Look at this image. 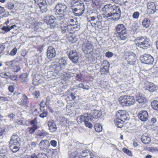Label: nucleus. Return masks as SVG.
<instances>
[{
	"instance_id": "obj_1",
	"label": "nucleus",
	"mask_w": 158,
	"mask_h": 158,
	"mask_svg": "<svg viewBox=\"0 0 158 158\" xmlns=\"http://www.w3.org/2000/svg\"><path fill=\"white\" fill-rule=\"evenodd\" d=\"M54 10L55 14L59 15L57 17L60 20L63 19L65 16L69 14V11L66 6L60 3L56 5Z\"/></svg>"
},
{
	"instance_id": "obj_2",
	"label": "nucleus",
	"mask_w": 158,
	"mask_h": 158,
	"mask_svg": "<svg viewBox=\"0 0 158 158\" xmlns=\"http://www.w3.org/2000/svg\"><path fill=\"white\" fill-rule=\"evenodd\" d=\"M116 36L121 40H124L127 38L126 28L123 24H119L116 27Z\"/></svg>"
},
{
	"instance_id": "obj_3",
	"label": "nucleus",
	"mask_w": 158,
	"mask_h": 158,
	"mask_svg": "<svg viewBox=\"0 0 158 158\" xmlns=\"http://www.w3.org/2000/svg\"><path fill=\"white\" fill-rule=\"evenodd\" d=\"M119 101L121 105L123 106H131L135 102V100L133 96H123L120 97Z\"/></svg>"
},
{
	"instance_id": "obj_4",
	"label": "nucleus",
	"mask_w": 158,
	"mask_h": 158,
	"mask_svg": "<svg viewBox=\"0 0 158 158\" xmlns=\"http://www.w3.org/2000/svg\"><path fill=\"white\" fill-rule=\"evenodd\" d=\"M117 6H113L111 4H109L105 5L102 9V11L104 14H102L103 18L106 19H110V14Z\"/></svg>"
},
{
	"instance_id": "obj_5",
	"label": "nucleus",
	"mask_w": 158,
	"mask_h": 158,
	"mask_svg": "<svg viewBox=\"0 0 158 158\" xmlns=\"http://www.w3.org/2000/svg\"><path fill=\"white\" fill-rule=\"evenodd\" d=\"M77 27V26L75 24H70L68 25H63L61 26V32L63 34L68 32L70 33H72Z\"/></svg>"
},
{
	"instance_id": "obj_6",
	"label": "nucleus",
	"mask_w": 158,
	"mask_h": 158,
	"mask_svg": "<svg viewBox=\"0 0 158 158\" xmlns=\"http://www.w3.org/2000/svg\"><path fill=\"white\" fill-rule=\"evenodd\" d=\"M35 4L38 5L42 13H46L48 10V5L46 0H34Z\"/></svg>"
},
{
	"instance_id": "obj_7",
	"label": "nucleus",
	"mask_w": 158,
	"mask_h": 158,
	"mask_svg": "<svg viewBox=\"0 0 158 158\" xmlns=\"http://www.w3.org/2000/svg\"><path fill=\"white\" fill-rule=\"evenodd\" d=\"M121 11L120 7L118 6L114 9L113 11L110 14V19L111 18L113 20H117L121 16Z\"/></svg>"
},
{
	"instance_id": "obj_8",
	"label": "nucleus",
	"mask_w": 158,
	"mask_h": 158,
	"mask_svg": "<svg viewBox=\"0 0 158 158\" xmlns=\"http://www.w3.org/2000/svg\"><path fill=\"white\" fill-rule=\"evenodd\" d=\"M94 156L90 152L85 150L81 153L80 156H73L72 154L70 155L69 158H94Z\"/></svg>"
},
{
	"instance_id": "obj_9",
	"label": "nucleus",
	"mask_w": 158,
	"mask_h": 158,
	"mask_svg": "<svg viewBox=\"0 0 158 158\" xmlns=\"http://www.w3.org/2000/svg\"><path fill=\"white\" fill-rule=\"evenodd\" d=\"M93 45L88 40H85L82 45V50L85 53L88 54L92 50Z\"/></svg>"
},
{
	"instance_id": "obj_10",
	"label": "nucleus",
	"mask_w": 158,
	"mask_h": 158,
	"mask_svg": "<svg viewBox=\"0 0 158 158\" xmlns=\"http://www.w3.org/2000/svg\"><path fill=\"white\" fill-rule=\"evenodd\" d=\"M142 62L147 64H152L154 61L153 57L150 55L145 54L140 57Z\"/></svg>"
},
{
	"instance_id": "obj_11",
	"label": "nucleus",
	"mask_w": 158,
	"mask_h": 158,
	"mask_svg": "<svg viewBox=\"0 0 158 158\" xmlns=\"http://www.w3.org/2000/svg\"><path fill=\"white\" fill-rule=\"evenodd\" d=\"M116 116L117 118L120 119L123 121L129 118V115L123 110H118L116 113Z\"/></svg>"
},
{
	"instance_id": "obj_12",
	"label": "nucleus",
	"mask_w": 158,
	"mask_h": 158,
	"mask_svg": "<svg viewBox=\"0 0 158 158\" xmlns=\"http://www.w3.org/2000/svg\"><path fill=\"white\" fill-rule=\"evenodd\" d=\"M85 10L84 5L83 3L80 4L77 8L73 9L74 15L77 16H80L84 13Z\"/></svg>"
},
{
	"instance_id": "obj_13",
	"label": "nucleus",
	"mask_w": 158,
	"mask_h": 158,
	"mask_svg": "<svg viewBox=\"0 0 158 158\" xmlns=\"http://www.w3.org/2000/svg\"><path fill=\"white\" fill-rule=\"evenodd\" d=\"M69 57L74 63L78 62L79 57L77 53L75 51H71L69 54Z\"/></svg>"
},
{
	"instance_id": "obj_14",
	"label": "nucleus",
	"mask_w": 158,
	"mask_h": 158,
	"mask_svg": "<svg viewBox=\"0 0 158 158\" xmlns=\"http://www.w3.org/2000/svg\"><path fill=\"white\" fill-rule=\"evenodd\" d=\"M138 116L139 118L142 121H146L148 117V114L146 110H142L139 112Z\"/></svg>"
},
{
	"instance_id": "obj_15",
	"label": "nucleus",
	"mask_w": 158,
	"mask_h": 158,
	"mask_svg": "<svg viewBox=\"0 0 158 158\" xmlns=\"http://www.w3.org/2000/svg\"><path fill=\"white\" fill-rule=\"evenodd\" d=\"M56 55V53L55 49L51 46L48 47L47 52V56L48 58L50 59L54 57Z\"/></svg>"
},
{
	"instance_id": "obj_16",
	"label": "nucleus",
	"mask_w": 158,
	"mask_h": 158,
	"mask_svg": "<svg viewBox=\"0 0 158 158\" xmlns=\"http://www.w3.org/2000/svg\"><path fill=\"white\" fill-rule=\"evenodd\" d=\"M20 138L17 135H13L11 138L10 144L19 145L20 142Z\"/></svg>"
},
{
	"instance_id": "obj_17",
	"label": "nucleus",
	"mask_w": 158,
	"mask_h": 158,
	"mask_svg": "<svg viewBox=\"0 0 158 158\" xmlns=\"http://www.w3.org/2000/svg\"><path fill=\"white\" fill-rule=\"evenodd\" d=\"M126 59L127 60L129 64H134L136 61V55L134 53H131L127 55Z\"/></svg>"
},
{
	"instance_id": "obj_18",
	"label": "nucleus",
	"mask_w": 158,
	"mask_h": 158,
	"mask_svg": "<svg viewBox=\"0 0 158 158\" xmlns=\"http://www.w3.org/2000/svg\"><path fill=\"white\" fill-rule=\"evenodd\" d=\"M50 69L54 73L58 74L60 71V68L58 64H52L49 67Z\"/></svg>"
},
{
	"instance_id": "obj_19",
	"label": "nucleus",
	"mask_w": 158,
	"mask_h": 158,
	"mask_svg": "<svg viewBox=\"0 0 158 158\" xmlns=\"http://www.w3.org/2000/svg\"><path fill=\"white\" fill-rule=\"evenodd\" d=\"M148 11L150 13H154L156 11L155 4L153 2H149L147 4Z\"/></svg>"
},
{
	"instance_id": "obj_20",
	"label": "nucleus",
	"mask_w": 158,
	"mask_h": 158,
	"mask_svg": "<svg viewBox=\"0 0 158 158\" xmlns=\"http://www.w3.org/2000/svg\"><path fill=\"white\" fill-rule=\"evenodd\" d=\"M55 19V17L53 15H48L44 16V21L48 25Z\"/></svg>"
},
{
	"instance_id": "obj_21",
	"label": "nucleus",
	"mask_w": 158,
	"mask_h": 158,
	"mask_svg": "<svg viewBox=\"0 0 158 158\" xmlns=\"http://www.w3.org/2000/svg\"><path fill=\"white\" fill-rule=\"evenodd\" d=\"M48 124L49 127V129L50 131L53 132L56 131V126L53 121H48Z\"/></svg>"
},
{
	"instance_id": "obj_22",
	"label": "nucleus",
	"mask_w": 158,
	"mask_h": 158,
	"mask_svg": "<svg viewBox=\"0 0 158 158\" xmlns=\"http://www.w3.org/2000/svg\"><path fill=\"white\" fill-rule=\"evenodd\" d=\"M49 141L46 139L42 140L39 143V146L42 149H47L49 146Z\"/></svg>"
},
{
	"instance_id": "obj_23",
	"label": "nucleus",
	"mask_w": 158,
	"mask_h": 158,
	"mask_svg": "<svg viewBox=\"0 0 158 158\" xmlns=\"http://www.w3.org/2000/svg\"><path fill=\"white\" fill-rule=\"evenodd\" d=\"M146 37L141 36L137 37L135 40V44L138 46L140 47L141 44L143 43L146 38Z\"/></svg>"
},
{
	"instance_id": "obj_24",
	"label": "nucleus",
	"mask_w": 158,
	"mask_h": 158,
	"mask_svg": "<svg viewBox=\"0 0 158 158\" xmlns=\"http://www.w3.org/2000/svg\"><path fill=\"white\" fill-rule=\"evenodd\" d=\"M141 140L143 143L145 144H148L151 142V138L146 133H145L141 136Z\"/></svg>"
},
{
	"instance_id": "obj_25",
	"label": "nucleus",
	"mask_w": 158,
	"mask_h": 158,
	"mask_svg": "<svg viewBox=\"0 0 158 158\" xmlns=\"http://www.w3.org/2000/svg\"><path fill=\"white\" fill-rule=\"evenodd\" d=\"M143 43L141 44V45L140 48L143 49H146L150 47V41L149 39L146 38Z\"/></svg>"
},
{
	"instance_id": "obj_26",
	"label": "nucleus",
	"mask_w": 158,
	"mask_h": 158,
	"mask_svg": "<svg viewBox=\"0 0 158 158\" xmlns=\"http://www.w3.org/2000/svg\"><path fill=\"white\" fill-rule=\"evenodd\" d=\"M58 64L60 65L59 67L61 70L64 69L67 63L66 60L62 58L59 59Z\"/></svg>"
},
{
	"instance_id": "obj_27",
	"label": "nucleus",
	"mask_w": 158,
	"mask_h": 158,
	"mask_svg": "<svg viewBox=\"0 0 158 158\" xmlns=\"http://www.w3.org/2000/svg\"><path fill=\"white\" fill-rule=\"evenodd\" d=\"M146 89L149 91L153 92L156 89V87L155 85L153 83L149 82L147 85Z\"/></svg>"
},
{
	"instance_id": "obj_28",
	"label": "nucleus",
	"mask_w": 158,
	"mask_h": 158,
	"mask_svg": "<svg viewBox=\"0 0 158 158\" xmlns=\"http://www.w3.org/2000/svg\"><path fill=\"white\" fill-rule=\"evenodd\" d=\"M114 122L116 126L119 128H121L123 126L124 121L119 118H117L114 120Z\"/></svg>"
},
{
	"instance_id": "obj_29",
	"label": "nucleus",
	"mask_w": 158,
	"mask_h": 158,
	"mask_svg": "<svg viewBox=\"0 0 158 158\" xmlns=\"http://www.w3.org/2000/svg\"><path fill=\"white\" fill-rule=\"evenodd\" d=\"M37 128V125H33L31 127L27 128L26 131L27 132H29L30 134H31L33 133Z\"/></svg>"
},
{
	"instance_id": "obj_30",
	"label": "nucleus",
	"mask_w": 158,
	"mask_h": 158,
	"mask_svg": "<svg viewBox=\"0 0 158 158\" xmlns=\"http://www.w3.org/2000/svg\"><path fill=\"white\" fill-rule=\"evenodd\" d=\"M92 26L95 28L100 29L102 27V23L101 21H97L95 23H91Z\"/></svg>"
},
{
	"instance_id": "obj_31",
	"label": "nucleus",
	"mask_w": 158,
	"mask_h": 158,
	"mask_svg": "<svg viewBox=\"0 0 158 158\" xmlns=\"http://www.w3.org/2000/svg\"><path fill=\"white\" fill-rule=\"evenodd\" d=\"M136 100L139 103H142L144 102H146L147 100L143 96H138L136 97Z\"/></svg>"
},
{
	"instance_id": "obj_32",
	"label": "nucleus",
	"mask_w": 158,
	"mask_h": 158,
	"mask_svg": "<svg viewBox=\"0 0 158 158\" xmlns=\"http://www.w3.org/2000/svg\"><path fill=\"white\" fill-rule=\"evenodd\" d=\"M150 24V21L149 19L147 18L144 19L142 23V24L143 26L146 28L148 27Z\"/></svg>"
},
{
	"instance_id": "obj_33",
	"label": "nucleus",
	"mask_w": 158,
	"mask_h": 158,
	"mask_svg": "<svg viewBox=\"0 0 158 158\" xmlns=\"http://www.w3.org/2000/svg\"><path fill=\"white\" fill-rule=\"evenodd\" d=\"M19 145H15V144H10V149L13 152H15L19 150Z\"/></svg>"
},
{
	"instance_id": "obj_34",
	"label": "nucleus",
	"mask_w": 158,
	"mask_h": 158,
	"mask_svg": "<svg viewBox=\"0 0 158 158\" xmlns=\"http://www.w3.org/2000/svg\"><path fill=\"white\" fill-rule=\"evenodd\" d=\"M86 2H89L91 1L93 4L95 5L96 6H99L101 4V0H84Z\"/></svg>"
},
{
	"instance_id": "obj_35",
	"label": "nucleus",
	"mask_w": 158,
	"mask_h": 158,
	"mask_svg": "<svg viewBox=\"0 0 158 158\" xmlns=\"http://www.w3.org/2000/svg\"><path fill=\"white\" fill-rule=\"evenodd\" d=\"M10 74H11V73L10 72H3L0 74V76L3 78L8 79L9 75Z\"/></svg>"
},
{
	"instance_id": "obj_36",
	"label": "nucleus",
	"mask_w": 158,
	"mask_h": 158,
	"mask_svg": "<svg viewBox=\"0 0 158 158\" xmlns=\"http://www.w3.org/2000/svg\"><path fill=\"white\" fill-rule=\"evenodd\" d=\"M94 128L95 131L98 132H100L102 131V127L98 123H96L94 125Z\"/></svg>"
},
{
	"instance_id": "obj_37",
	"label": "nucleus",
	"mask_w": 158,
	"mask_h": 158,
	"mask_svg": "<svg viewBox=\"0 0 158 158\" xmlns=\"http://www.w3.org/2000/svg\"><path fill=\"white\" fill-rule=\"evenodd\" d=\"M27 75L26 73H23L20 76L21 81L23 82H27Z\"/></svg>"
},
{
	"instance_id": "obj_38",
	"label": "nucleus",
	"mask_w": 158,
	"mask_h": 158,
	"mask_svg": "<svg viewBox=\"0 0 158 158\" xmlns=\"http://www.w3.org/2000/svg\"><path fill=\"white\" fill-rule=\"evenodd\" d=\"M68 39L69 41L72 43H74L77 41V39L75 37V35L73 34H71L68 37Z\"/></svg>"
},
{
	"instance_id": "obj_39",
	"label": "nucleus",
	"mask_w": 158,
	"mask_h": 158,
	"mask_svg": "<svg viewBox=\"0 0 158 158\" xmlns=\"http://www.w3.org/2000/svg\"><path fill=\"white\" fill-rule=\"evenodd\" d=\"M101 74H107L109 72V68L107 67H103L100 69Z\"/></svg>"
},
{
	"instance_id": "obj_40",
	"label": "nucleus",
	"mask_w": 158,
	"mask_h": 158,
	"mask_svg": "<svg viewBox=\"0 0 158 158\" xmlns=\"http://www.w3.org/2000/svg\"><path fill=\"white\" fill-rule=\"evenodd\" d=\"M151 106L153 109L158 110V101H154L151 102Z\"/></svg>"
},
{
	"instance_id": "obj_41",
	"label": "nucleus",
	"mask_w": 158,
	"mask_h": 158,
	"mask_svg": "<svg viewBox=\"0 0 158 158\" xmlns=\"http://www.w3.org/2000/svg\"><path fill=\"white\" fill-rule=\"evenodd\" d=\"M85 122L87 121L89 122V121H92V120L94 118V117L92 115H90V114H85Z\"/></svg>"
},
{
	"instance_id": "obj_42",
	"label": "nucleus",
	"mask_w": 158,
	"mask_h": 158,
	"mask_svg": "<svg viewBox=\"0 0 158 158\" xmlns=\"http://www.w3.org/2000/svg\"><path fill=\"white\" fill-rule=\"evenodd\" d=\"M85 114L80 116H78L77 118V120L78 122L81 123L82 122H85Z\"/></svg>"
},
{
	"instance_id": "obj_43",
	"label": "nucleus",
	"mask_w": 158,
	"mask_h": 158,
	"mask_svg": "<svg viewBox=\"0 0 158 158\" xmlns=\"http://www.w3.org/2000/svg\"><path fill=\"white\" fill-rule=\"evenodd\" d=\"M115 3L123 5L124 4L127 2L126 0H112Z\"/></svg>"
},
{
	"instance_id": "obj_44",
	"label": "nucleus",
	"mask_w": 158,
	"mask_h": 158,
	"mask_svg": "<svg viewBox=\"0 0 158 158\" xmlns=\"http://www.w3.org/2000/svg\"><path fill=\"white\" fill-rule=\"evenodd\" d=\"M77 87L79 88H82L84 89L88 90L89 89V86L87 85L85 86L83 83H80L77 85Z\"/></svg>"
},
{
	"instance_id": "obj_45",
	"label": "nucleus",
	"mask_w": 158,
	"mask_h": 158,
	"mask_svg": "<svg viewBox=\"0 0 158 158\" xmlns=\"http://www.w3.org/2000/svg\"><path fill=\"white\" fill-rule=\"evenodd\" d=\"M6 6L8 9L11 10L14 7V4L11 2H8L6 4Z\"/></svg>"
},
{
	"instance_id": "obj_46",
	"label": "nucleus",
	"mask_w": 158,
	"mask_h": 158,
	"mask_svg": "<svg viewBox=\"0 0 158 158\" xmlns=\"http://www.w3.org/2000/svg\"><path fill=\"white\" fill-rule=\"evenodd\" d=\"M102 112L101 111H99L98 110L96 111L94 113L95 118L96 117L98 118H100L102 115Z\"/></svg>"
},
{
	"instance_id": "obj_47",
	"label": "nucleus",
	"mask_w": 158,
	"mask_h": 158,
	"mask_svg": "<svg viewBox=\"0 0 158 158\" xmlns=\"http://www.w3.org/2000/svg\"><path fill=\"white\" fill-rule=\"evenodd\" d=\"M123 150L125 153L128 155L131 156L132 155V153L131 151L129 150L128 149H127L126 148H124L123 149Z\"/></svg>"
},
{
	"instance_id": "obj_48",
	"label": "nucleus",
	"mask_w": 158,
	"mask_h": 158,
	"mask_svg": "<svg viewBox=\"0 0 158 158\" xmlns=\"http://www.w3.org/2000/svg\"><path fill=\"white\" fill-rule=\"evenodd\" d=\"M17 51V50L16 48H15L10 52V54L11 56H14L16 54Z\"/></svg>"
},
{
	"instance_id": "obj_49",
	"label": "nucleus",
	"mask_w": 158,
	"mask_h": 158,
	"mask_svg": "<svg viewBox=\"0 0 158 158\" xmlns=\"http://www.w3.org/2000/svg\"><path fill=\"white\" fill-rule=\"evenodd\" d=\"M102 65L103 66V67H107L109 68L110 64L108 61L106 60H104L103 62Z\"/></svg>"
},
{
	"instance_id": "obj_50",
	"label": "nucleus",
	"mask_w": 158,
	"mask_h": 158,
	"mask_svg": "<svg viewBox=\"0 0 158 158\" xmlns=\"http://www.w3.org/2000/svg\"><path fill=\"white\" fill-rule=\"evenodd\" d=\"M50 25V28L51 29L54 28L56 25V23L54 20L52 22L50 23L49 24Z\"/></svg>"
},
{
	"instance_id": "obj_51",
	"label": "nucleus",
	"mask_w": 158,
	"mask_h": 158,
	"mask_svg": "<svg viewBox=\"0 0 158 158\" xmlns=\"http://www.w3.org/2000/svg\"><path fill=\"white\" fill-rule=\"evenodd\" d=\"M139 15V13L138 11H136L133 13L132 16L134 18L137 19L138 18Z\"/></svg>"
},
{
	"instance_id": "obj_52",
	"label": "nucleus",
	"mask_w": 158,
	"mask_h": 158,
	"mask_svg": "<svg viewBox=\"0 0 158 158\" xmlns=\"http://www.w3.org/2000/svg\"><path fill=\"white\" fill-rule=\"evenodd\" d=\"M2 29L6 32L9 31L10 30V29L9 28V26L8 25L6 26H3L2 28Z\"/></svg>"
},
{
	"instance_id": "obj_53",
	"label": "nucleus",
	"mask_w": 158,
	"mask_h": 158,
	"mask_svg": "<svg viewBox=\"0 0 158 158\" xmlns=\"http://www.w3.org/2000/svg\"><path fill=\"white\" fill-rule=\"evenodd\" d=\"M85 124L86 127L89 128H91L93 127V125L91 123L86 121L85 122Z\"/></svg>"
},
{
	"instance_id": "obj_54",
	"label": "nucleus",
	"mask_w": 158,
	"mask_h": 158,
	"mask_svg": "<svg viewBox=\"0 0 158 158\" xmlns=\"http://www.w3.org/2000/svg\"><path fill=\"white\" fill-rule=\"evenodd\" d=\"M14 69L15 72H18L20 70V68L19 65H16L14 66Z\"/></svg>"
},
{
	"instance_id": "obj_55",
	"label": "nucleus",
	"mask_w": 158,
	"mask_h": 158,
	"mask_svg": "<svg viewBox=\"0 0 158 158\" xmlns=\"http://www.w3.org/2000/svg\"><path fill=\"white\" fill-rule=\"evenodd\" d=\"M113 55V53L110 52H108L106 53V56L108 58L111 57Z\"/></svg>"
},
{
	"instance_id": "obj_56",
	"label": "nucleus",
	"mask_w": 158,
	"mask_h": 158,
	"mask_svg": "<svg viewBox=\"0 0 158 158\" xmlns=\"http://www.w3.org/2000/svg\"><path fill=\"white\" fill-rule=\"evenodd\" d=\"M50 144L53 147H55L57 145V142L55 140H52L50 142Z\"/></svg>"
},
{
	"instance_id": "obj_57",
	"label": "nucleus",
	"mask_w": 158,
	"mask_h": 158,
	"mask_svg": "<svg viewBox=\"0 0 158 158\" xmlns=\"http://www.w3.org/2000/svg\"><path fill=\"white\" fill-rule=\"evenodd\" d=\"M37 123V119L36 118H35L33 120L31 121V124L33 125H36Z\"/></svg>"
},
{
	"instance_id": "obj_58",
	"label": "nucleus",
	"mask_w": 158,
	"mask_h": 158,
	"mask_svg": "<svg viewBox=\"0 0 158 158\" xmlns=\"http://www.w3.org/2000/svg\"><path fill=\"white\" fill-rule=\"evenodd\" d=\"M150 151L152 152H158V148L155 147H151Z\"/></svg>"
},
{
	"instance_id": "obj_59",
	"label": "nucleus",
	"mask_w": 158,
	"mask_h": 158,
	"mask_svg": "<svg viewBox=\"0 0 158 158\" xmlns=\"http://www.w3.org/2000/svg\"><path fill=\"white\" fill-rule=\"evenodd\" d=\"M47 114L46 112H43L42 113L40 114V116L41 118H44L47 116Z\"/></svg>"
},
{
	"instance_id": "obj_60",
	"label": "nucleus",
	"mask_w": 158,
	"mask_h": 158,
	"mask_svg": "<svg viewBox=\"0 0 158 158\" xmlns=\"http://www.w3.org/2000/svg\"><path fill=\"white\" fill-rule=\"evenodd\" d=\"M13 64V62H12V61H8L6 62V65L9 67H10L12 66Z\"/></svg>"
},
{
	"instance_id": "obj_61",
	"label": "nucleus",
	"mask_w": 158,
	"mask_h": 158,
	"mask_svg": "<svg viewBox=\"0 0 158 158\" xmlns=\"http://www.w3.org/2000/svg\"><path fill=\"white\" fill-rule=\"evenodd\" d=\"M5 11L4 8L0 6V16L3 14Z\"/></svg>"
},
{
	"instance_id": "obj_62",
	"label": "nucleus",
	"mask_w": 158,
	"mask_h": 158,
	"mask_svg": "<svg viewBox=\"0 0 158 158\" xmlns=\"http://www.w3.org/2000/svg\"><path fill=\"white\" fill-rule=\"evenodd\" d=\"M96 19H98L99 21H101L102 19V15H97V16H96Z\"/></svg>"
},
{
	"instance_id": "obj_63",
	"label": "nucleus",
	"mask_w": 158,
	"mask_h": 158,
	"mask_svg": "<svg viewBox=\"0 0 158 158\" xmlns=\"http://www.w3.org/2000/svg\"><path fill=\"white\" fill-rule=\"evenodd\" d=\"M27 158H37V156L36 155L33 154L31 156H27Z\"/></svg>"
},
{
	"instance_id": "obj_64",
	"label": "nucleus",
	"mask_w": 158,
	"mask_h": 158,
	"mask_svg": "<svg viewBox=\"0 0 158 158\" xmlns=\"http://www.w3.org/2000/svg\"><path fill=\"white\" fill-rule=\"evenodd\" d=\"M46 104H45L43 100H42L40 103V106L42 107H44Z\"/></svg>"
}]
</instances>
